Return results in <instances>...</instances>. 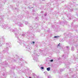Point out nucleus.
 <instances>
[{
  "label": "nucleus",
  "instance_id": "1",
  "mask_svg": "<svg viewBox=\"0 0 78 78\" xmlns=\"http://www.w3.org/2000/svg\"><path fill=\"white\" fill-rule=\"evenodd\" d=\"M11 31H12V32H13L14 33H15V34L16 36V37H17V38L18 39V42H19L20 44V45H23L24 41H23L20 40L19 39V36L20 35V33H19V31H18V30H17V28H15L14 29V30L11 29ZM18 33L19 34H18V33Z\"/></svg>",
  "mask_w": 78,
  "mask_h": 78
},
{
  "label": "nucleus",
  "instance_id": "2",
  "mask_svg": "<svg viewBox=\"0 0 78 78\" xmlns=\"http://www.w3.org/2000/svg\"><path fill=\"white\" fill-rule=\"evenodd\" d=\"M4 21V19H3V15L0 16V25L1 27L3 29H6L7 28L6 27V25L4 23H3V22Z\"/></svg>",
  "mask_w": 78,
  "mask_h": 78
},
{
  "label": "nucleus",
  "instance_id": "3",
  "mask_svg": "<svg viewBox=\"0 0 78 78\" xmlns=\"http://www.w3.org/2000/svg\"><path fill=\"white\" fill-rule=\"evenodd\" d=\"M31 54L32 57H33V59L36 62H38V58H37V54L36 53L35 51L32 52H31Z\"/></svg>",
  "mask_w": 78,
  "mask_h": 78
},
{
  "label": "nucleus",
  "instance_id": "4",
  "mask_svg": "<svg viewBox=\"0 0 78 78\" xmlns=\"http://www.w3.org/2000/svg\"><path fill=\"white\" fill-rule=\"evenodd\" d=\"M69 72H70V73L71 74L70 75V76H72V77H74V76H76V75L75 74L74 75H73V73L74 72V69H69Z\"/></svg>",
  "mask_w": 78,
  "mask_h": 78
},
{
  "label": "nucleus",
  "instance_id": "5",
  "mask_svg": "<svg viewBox=\"0 0 78 78\" xmlns=\"http://www.w3.org/2000/svg\"><path fill=\"white\" fill-rule=\"evenodd\" d=\"M31 29H30L29 30V31L28 32V33H23V34H22V36H24V37H27V36H28V33H30V32H31Z\"/></svg>",
  "mask_w": 78,
  "mask_h": 78
},
{
  "label": "nucleus",
  "instance_id": "6",
  "mask_svg": "<svg viewBox=\"0 0 78 78\" xmlns=\"http://www.w3.org/2000/svg\"><path fill=\"white\" fill-rule=\"evenodd\" d=\"M32 49V48L29 46H27L26 48V50L27 51H31V50Z\"/></svg>",
  "mask_w": 78,
  "mask_h": 78
},
{
  "label": "nucleus",
  "instance_id": "7",
  "mask_svg": "<svg viewBox=\"0 0 78 78\" xmlns=\"http://www.w3.org/2000/svg\"><path fill=\"white\" fill-rule=\"evenodd\" d=\"M1 65L2 66V65H3H3H4V66H8L9 65H8V63L7 62H6V61H5L4 62L2 63L1 64Z\"/></svg>",
  "mask_w": 78,
  "mask_h": 78
},
{
  "label": "nucleus",
  "instance_id": "8",
  "mask_svg": "<svg viewBox=\"0 0 78 78\" xmlns=\"http://www.w3.org/2000/svg\"><path fill=\"white\" fill-rule=\"evenodd\" d=\"M5 41V38L4 37H0V42H4Z\"/></svg>",
  "mask_w": 78,
  "mask_h": 78
},
{
  "label": "nucleus",
  "instance_id": "9",
  "mask_svg": "<svg viewBox=\"0 0 78 78\" xmlns=\"http://www.w3.org/2000/svg\"><path fill=\"white\" fill-rule=\"evenodd\" d=\"M64 63L65 66H66L67 67L69 66V65H70L71 64L68 61L67 62V61H66Z\"/></svg>",
  "mask_w": 78,
  "mask_h": 78
},
{
  "label": "nucleus",
  "instance_id": "10",
  "mask_svg": "<svg viewBox=\"0 0 78 78\" xmlns=\"http://www.w3.org/2000/svg\"><path fill=\"white\" fill-rule=\"evenodd\" d=\"M4 51L8 53V51L9 50V48L7 47H5L4 49Z\"/></svg>",
  "mask_w": 78,
  "mask_h": 78
},
{
  "label": "nucleus",
  "instance_id": "11",
  "mask_svg": "<svg viewBox=\"0 0 78 78\" xmlns=\"http://www.w3.org/2000/svg\"><path fill=\"white\" fill-rule=\"evenodd\" d=\"M19 61V62H20V63H22V62H20V59H19V58H17V60H14V62H16V61Z\"/></svg>",
  "mask_w": 78,
  "mask_h": 78
},
{
  "label": "nucleus",
  "instance_id": "12",
  "mask_svg": "<svg viewBox=\"0 0 78 78\" xmlns=\"http://www.w3.org/2000/svg\"><path fill=\"white\" fill-rule=\"evenodd\" d=\"M18 25L19 27H23V24L22 23H18Z\"/></svg>",
  "mask_w": 78,
  "mask_h": 78
},
{
  "label": "nucleus",
  "instance_id": "13",
  "mask_svg": "<svg viewBox=\"0 0 78 78\" xmlns=\"http://www.w3.org/2000/svg\"><path fill=\"white\" fill-rule=\"evenodd\" d=\"M3 76H5V78H6V75H7V74L5 73H3Z\"/></svg>",
  "mask_w": 78,
  "mask_h": 78
},
{
  "label": "nucleus",
  "instance_id": "14",
  "mask_svg": "<svg viewBox=\"0 0 78 78\" xmlns=\"http://www.w3.org/2000/svg\"><path fill=\"white\" fill-rule=\"evenodd\" d=\"M47 70L48 71H50V68L48 67L47 68Z\"/></svg>",
  "mask_w": 78,
  "mask_h": 78
},
{
  "label": "nucleus",
  "instance_id": "15",
  "mask_svg": "<svg viewBox=\"0 0 78 78\" xmlns=\"http://www.w3.org/2000/svg\"><path fill=\"white\" fill-rule=\"evenodd\" d=\"M26 24L27 25L28 27L30 26V24L26 22Z\"/></svg>",
  "mask_w": 78,
  "mask_h": 78
},
{
  "label": "nucleus",
  "instance_id": "16",
  "mask_svg": "<svg viewBox=\"0 0 78 78\" xmlns=\"http://www.w3.org/2000/svg\"><path fill=\"white\" fill-rule=\"evenodd\" d=\"M10 44H11V43H6V45H10Z\"/></svg>",
  "mask_w": 78,
  "mask_h": 78
},
{
  "label": "nucleus",
  "instance_id": "17",
  "mask_svg": "<svg viewBox=\"0 0 78 78\" xmlns=\"http://www.w3.org/2000/svg\"><path fill=\"white\" fill-rule=\"evenodd\" d=\"M54 38H58V37H59V36H54Z\"/></svg>",
  "mask_w": 78,
  "mask_h": 78
},
{
  "label": "nucleus",
  "instance_id": "18",
  "mask_svg": "<svg viewBox=\"0 0 78 78\" xmlns=\"http://www.w3.org/2000/svg\"><path fill=\"white\" fill-rule=\"evenodd\" d=\"M71 50L72 51H73V50H74V48H73V47H72L71 48Z\"/></svg>",
  "mask_w": 78,
  "mask_h": 78
},
{
  "label": "nucleus",
  "instance_id": "19",
  "mask_svg": "<svg viewBox=\"0 0 78 78\" xmlns=\"http://www.w3.org/2000/svg\"><path fill=\"white\" fill-rule=\"evenodd\" d=\"M64 71V69H61L60 70V72H62Z\"/></svg>",
  "mask_w": 78,
  "mask_h": 78
},
{
  "label": "nucleus",
  "instance_id": "20",
  "mask_svg": "<svg viewBox=\"0 0 78 78\" xmlns=\"http://www.w3.org/2000/svg\"><path fill=\"white\" fill-rule=\"evenodd\" d=\"M64 56H65V55H62V59H64Z\"/></svg>",
  "mask_w": 78,
  "mask_h": 78
},
{
  "label": "nucleus",
  "instance_id": "21",
  "mask_svg": "<svg viewBox=\"0 0 78 78\" xmlns=\"http://www.w3.org/2000/svg\"><path fill=\"white\" fill-rule=\"evenodd\" d=\"M66 48H67L68 49V50H69V47L66 46Z\"/></svg>",
  "mask_w": 78,
  "mask_h": 78
},
{
  "label": "nucleus",
  "instance_id": "22",
  "mask_svg": "<svg viewBox=\"0 0 78 78\" xmlns=\"http://www.w3.org/2000/svg\"><path fill=\"white\" fill-rule=\"evenodd\" d=\"M73 9H70V11H73Z\"/></svg>",
  "mask_w": 78,
  "mask_h": 78
},
{
  "label": "nucleus",
  "instance_id": "23",
  "mask_svg": "<svg viewBox=\"0 0 78 78\" xmlns=\"http://www.w3.org/2000/svg\"><path fill=\"white\" fill-rule=\"evenodd\" d=\"M23 66V63L22 64H21V66L22 67V66Z\"/></svg>",
  "mask_w": 78,
  "mask_h": 78
},
{
  "label": "nucleus",
  "instance_id": "24",
  "mask_svg": "<svg viewBox=\"0 0 78 78\" xmlns=\"http://www.w3.org/2000/svg\"><path fill=\"white\" fill-rule=\"evenodd\" d=\"M50 62H53V59L51 60H50Z\"/></svg>",
  "mask_w": 78,
  "mask_h": 78
},
{
  "label": "nucleus",
  "instance_id": "25",
  "mask_svg": "<svg viewBox=\"0 0 78 78\" xmlns=\"http://www.w3.org/2000/svg\"><path fill=\"white\" fill-rule=\"evenodd\" d=\"M41 69H44V67H41Z\"/></svg>",
  "mask_w": 78,
  "mask_h": 78
},
{
  "label": "nucleus",
  "instance_id": "26",
  "mask_svg": "<svg viewBox=\"0 0 78 78\" xmlns=\"http://www.w3.org/2000/svg\"><path fill=\"white\" fill-rule=\"evenodd\" d=\"M76 12H78V9H76Z\"/></svg>",
  "mask_w": 78,
  "mask_h": 78
},
{
  "label": "nucleus",
  "instance_id": "27",
  "mask_svg": "<svg viewBox=\"0 0 78 78\" xmlns=\"http://www.w3.org/2000/svg\"><path fill=\"white\" fill-rule=\"evenodd\" d=\"M76 28H78V25L77 26L76 25Z\"/></svg>",
  "mask_w": 78,
  "mask_h": 78
},
{
  "label": "nucleus",
  "instance_id": "28",
  "mask_svg": "<svg viewBox=\"0 0 78 78\" xmlns=\"http://www.w3.org/2000/svg\"><path fill=\"white\" fill-rule=\"evenodd\" d=\"M2 44L0 43V47H2Z\"/></svg>",
  "mask_w": 78,
  "mask_h": 78
},
{
  "label": "nucleus",
  "instance_id": "29",
  "mask_svg": "<svg viewBox=\"0 0 78 78\" xmlns=\"http://www.w3.org/2000/svg\"><path fill=\"white\" fill-rule=\"evenodd\" d=\"M32 44H34V41H32Z\"/></svg>",
  "mask_w": 78,
  "mask_h": 78
},
{
  "label": "nucleus",
  "instance_id": "30",
  "mask_svg": "<svg viewBox=\"0 0 78 78\" xmlns=\"http://www.w3.org/2000/svg\"><path fill=\"white\" fill-rule=\"evenodd\" d=\"M2 60V58L0 57V61H1Z\"/></svg>",
  "mask_w": 78,
  "mask_h": 78
},
{
  "label": "nucleus",
  "instance_id": "31",
  "mask_svg": "<svg viewBox=\"0 0 78 78\" xmlns=\"http://www.w3.org/2000/svg\"><path fill=\"white\" fill-rule=\"evenodd\" d=\"M59 44H60V43H59V44L58 45V46H59Z\"/></svg>",
  "mask_w": 78,
  "mask_h": 78
},
{
  "label": "nucleus",
  "instance_id": "32",
  "mask_svg": "<svg viewBox=\"0 0 78 78\" xmlns=\"http://www.w3.org/2000/svg\"><path fill=\"white\" fill-rule=\"evenodd\" d=\"M58 59H59V60H60V59H61V58H58Z\"/></svg>",
  "mask_w": 78,
  "mask_h": 78
},
{
  "label": "nucleus",
  "instance_id": "33",
  "mask_svg": "<svg viewBox=\"0 0 78 78\" xmlns=\"http://www.w3.org/2000/svg\"><path fill=\"white\" fill-rule=\"evenodd\" d=\"M44 16H47V14H44Z\"/></svg>",
  "mask_w": 78,
  "mask_h": 78
},
{
  "label": "nucleus",
  "instance_id": "34",
  "mask_svg": "<svg viewBox=\"0 0 78 78\" xmlns=\"http://www.w3.org/2000/svg\"><path fill=\"white\" fill-rule=\"evenodd\" d=\"M45 0H42V1H45Z\"/></svg>",
  "mask_w": 78,
  "mask_h": 78
},
{
  "label": "nucleus",
  "instance_id": "35",
  "mask_svg": "<svg viewBox=\"0 0 78 78\" xmlns=\"http://www.w3.org/2000/svg\"><path fill=\"white\" fill-rule=\"evenodd\" d=\"M62 2H64V0H62Z\"/></svg>",
  "mask_w": 78,
  "mask_h": 78
},
{
  "label": "nucleus",
  "instance_id": "36",
  "mask_svg": "<svg viewBox=\"0 0 78 78\" xmlns=\"http://www.w3.org/2000/svg\"><path fill=\"white\" fill-rule=\"evenodd\" d=\"M17 9V8H16V9Z\"/></svg>",
  "mask_w": 78,
  "mask_h": 78
},
{
  "label": "nucleus",
  "instance_id": "37",
  "mask_svg": "<svg viewBox=\"0 0 78 78\" xmlns=\"http://www.w3.org/2000/svg\"><path fill=\"white\" fill-rule=\"evenodd\" d=\"M29 78H31V77H29Z\"/></svg>",
  "mask_w": 78,
  "mask_h": 78
},
{
  "label": "nucleus",
  "instance_id": "38",
  "mask_svg": "<svg viewBox=\"0 0 78 78\" xmlns=\"http://www.w3.org/2000/svg\"><path fill=\"white\" fill-rule=\"evenodd\" d=\"M0 78H2V77H0Z\"/></svg>",
  "mask_w": 78,
  "mask_h": 78
},
{
  "label": "nucleus",
  "instance_id": "39",
  "mask_svg": "<svg viewBox=\"0 0 78 78\" xmlns=\"http://www.w3.org/2000/svg\"><path fill=\"white\" fill-rule=\"evenodd\" d=\"M65 75H66V74H65Z\"/></svg>",
  "mask_w": 78,
  "mask_h": 78
},
{
  "label": "nucleus",
  "instance_id": "40",
  "mask_svg": "<svg viewBox=\"0 0 78 78\" xmlns=\"http://www.w3.org/2000/svg\"><path fill=\"white\" fill-rule=\"evenodd\" d=\"M31 44H32V43H31Z\"/></svg>",
  "mask_w": 78,
  "mask_h": 78
},
{
  "label": "nucleus",
  "instance_id": "41",
  "mask_svg": "<svg viewBox=\"0 0 78 78\" xmlns=\"http://www.w3.org/2000/svg\"><path fill=\"white\" fill-rule=\"evenodd\" d=\"M73 63H74L73 62Z\"/></svg>",
  "mask_w": 78,
  "mask_h": 78
}]
</instances>
